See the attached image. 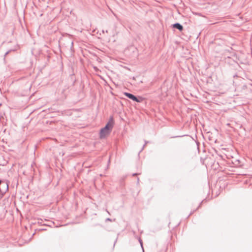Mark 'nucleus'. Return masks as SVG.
<instances>
[{"mask_svg": "<svg viewBox=\"0 0 252 252\" xmlns=\"http://www.w3.org/2000/svg\"><path fill=\"white\" fill-rule=\"evenodd\" d=\"M148 142V141H145V144L146 145Z\"/></svg>", "mask_w": 252, "mask_h": 252, "instance_id": "obj_10", "label": "nucleus"}, {"mask_svg": "<svg viewBox=\"0 0 252 252\" xmlns=\"http://www.w3.org/2000/svg\"><path fill=\"white\" fill-rule=\"evenodd\" d=\"M145 146H146V145H145V144H144V145L143 146V147H142V149H141V151H140V152H141V151L144 149V147H145Z\"/></svg>", "mask_w": 252, "mask_h": 252, "instance_id": "obj_9", "label": "nucleus"}, {"mask_svg": "<svg viewBox=\"0 0 252 252\" xmlns=\"http://www.w3.org/2000/svg\"><path fill=\"white\" fill-rule=\"evenodd\" d=\"M139 178H137V183H139Z\"/></svg>", "mask_w": 252, "mask_h": 252, "instance_id": "obj_12", "label": "nucleus"}, {"mask_svg": "<svg viewBox=\"0 0 252 252\" xmlns=\"http://www.w3.org/2000/svg\"><path fill=\"white\" fill-rule=\"evenodd\" d=\"M139 174H139V173H133V174H132V176H135L138 175H139Z\"/></svg>", "mask_w": 252, "mask_h": 252, "instance_id": "obj_8", "label": "nucleus"}, {"mask_svg": "<svg viewBox=\"0 0 252 252\" xmlns=\"http://www.w3.org/2000/svg\"><path fill=\"white\" fill-rule=\"evenodd\" d=\"M139 242H140V243L141 244V246L142 247V249L143 250V245H142V240L140 239H139Z\"/></svg>", "mask_w": 252, "mask_h": 252, "instance_id": "obj_6", "label": "nucleus"}, {"mask_svg": "<svg viewBox=\"0 0 252 252\" xmlns=\"http://www.w3.org/2000/svg\"><path fill=\"white\" fill-rule=\"evenodd\" d=\"M112 221V220L110 218H107L106 220V221Z\"/></svg>", "mask_w": 252, "mask_h": 252, "instance_id": "obj_7", "label": "nucleus"}, {"mask_svg": "<svg viewBox=\"0 0 252 252\" xmlns=\"http://www.w3.org/2000/svg\"><path fill=\"white\" fill-rule=\"evenodd\" d=\"M124 94L127 96L128 98L132 99L133 101H135L137 102H141L143 100V98L142 97L139 96L137 97L136 96L133 94L128 93H125Z\"/></svg>", "mask_w": 252, "mask_h": 252, "instance_id": "obj_1", "label": "nucleus"}, {"mask_svg": "<svg viewBox=\"0 0 252 252\" xmlns=\"http://www.w3.org/2000/svg\"><path fill=\"white\" fill-rule=\"evenodd\" d=\"M106 211L107 212V213H108V214H109V215L110 214V213H109V212L107 209H106Z\"/></svg>", "mask_w": 252, "mask_h": 252, "instance_id": "obj_11", "label": "nucleus"}, {"mask_svg": "<svg viewBox=\"0 0 252 252\" xmlns=\"http://www.w3.org/2000/svg\"><path fill=\"white\" fill-rule=\"evenodd\" d=\"M109 133L110 131H108L102 128L100 129L99 133V137L101 139L104 138Z\"/></svg>", "mask_w": 252, "mask_h": 252, "instance_id": "obj_3", "label": "nucleus"}, {"mask_svg": "<svg viewBox=\"0 0 252 252\" xmlns=\"http://www.w3.org/2000/svg\"><path fill=\"white\" fill-rule=\"evenodd\" d=\"M8 54V52L5 53V55H6Z\"/></svg>", "mask_w": 252, "mask_h": 252, "instance_id": "obj_13", "label": "nucleus"}, {"mask_svg": "<svg viewBox=\"0 0 252 252\" xmlns=\"http://www.w3.org/2000/svg\"><path fill=\"white\" fill-rule=\"evenodd\" d=\"M94 69L95 71L99 70L98 68L96 66H94Z\"/></svg>", "mask_w": 252, "mask_h": 252, "instance_id": "obj_5", "label": "nucleus"}, {"mask_svg": "<svg viewBox=\"0 0 252 252\" xmlns=\"http://www.w3.org/2000/svg\"><path fill=\"white\" fill-rule=\"evenodd\" d=\"M113 126V118H111L109 122L106 124V125L104 127L105 130H106L108 131L111 132V130Z\"/></svg>", "mask_w": 252, "mask_h": 252, "instance_id": "obj_2", "label": "nucleus"}, {"mask_svg": "<svg viewBox=\"0 0 252 252\" xmlns=\"http://www.w3.org/2000/svg\"><path fill=\"white\" fill-rule=\"evenodd\" d=\"M173 28H176L179 30L180 31H182L183 30V27L180 23H176L173 25Z\"/></svg>", "mask_w": 252, "mask_h": 252, "instance_id": "obj_4", "label": "nucleus"}]
</instances>
